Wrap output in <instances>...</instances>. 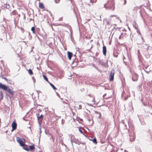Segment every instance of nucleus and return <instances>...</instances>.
I'll list each match as a JSON object with an SVG mask.
<instances>
[{
    "mask_svg": "<svg viewBox=\"0 0 152 152\" xmlns=\"http://www.w3.org/2000/svg\"><path fill=\"white\" fill-rule=\"evenodd\" d=\"M4 90L10 94L12 96H13L14 91H12L11 89L9 88V86H6Z\"/></svg>",
    "mask_w": 152,
    "mask_h": 152,
    "instance_id": "nucleus-3",
    "label": "nucleus"
},
{
    "mask_svg": "<svg viewBox=\"0 0 152 152\" xmlns=\"http://www.w3.org/2000/svg\"><path fill=\"white\" fill-rule=\"evenodd\" d=\"M94 113L95 114H97L96 117L97 118L100 119L101 117V113L98 112L96 111H94Z\"/></svg>",
    "mask_w": 152,
    "mask_h": 152,
    "instance_id": "nucleus-8",
    "label": "nucleus"
},
{
    "mask_svg": "<svg viewBox=\"0 0 152 152\" xmlns=\"http://www.w3.org/2000/svg\"><path fill=\"white\" fill-rule=\"evenodd\" d=\"M42 121L41 120V121H39H39H38L39 124L40 125H41V122Z\"/></svg>",
    "mask_w": 152,
    "mask_h": 152,
    "instance_id": "nucleus-45",
    "label": "nucleus"
},
{
    "mask_svg": "<svg viewBox=\"0 0 152 152\" xmlns=\"http://www.w3.org/2000/svg\"><path fill=\"white\" fill-rule=\"evenodd\" d=\"M123 61H124V64H125L126 65H127V62L125 61V60L126 59V58H125V57H124V55H123Z\"/></svg>",
    "mask_w": 152,
    "mask_h": 152,
    "instance_id": "nucleus-23",
    "label": "nucleus"
},
{
    "mask_svg": "<svg viewBox=\"0 0 152 152\" xmlns=\"http://www.w3.org/2000/svg\"><path fill=\"white\" fill-rule=\"evenodd\" d=\"M90 20V19H86V22H87L89 21Z\"/></svg>",
    "mask_w": 152,
    "mask_h": 152,
    "instance_id": "nucleus-46",
    "label": "nucleus"
},
{
    "mask_svg": "<svg viewBox=\"0 0 152 152\" xmlns=\"http://www.w3.org/2000/svg\"><path fill=\"white\" fill-rule=\"evenodd\" d=\"M23 148L26 151H29V149H28V147L27 145L24 144V145L22 146Z\"/></svg>",
    "mask_w": 152,
    "mask_h": 152,
    "instance_id": "nucleus-11",
    "label": "nucleus"
},
{
    "mask_svg": "<svg viewBox=\"0 0 152 152\" xmlns=\"http://www.w3.org/2000/svg\"><path fill=\"white\" fill-rule=\"evenodd\" d=\"M50 140H51V139H52V142H54V138H53V136L50 133Z\"/></svg>",
    "mask_w": 152,
    "mask_h": 152,
    "instance_id": "nucleus-20",
    "label": "nucleus"
},
{
    "mask_svg": "<svg viewBox=\"0 0 152 152\" xmlns=\"http://www.w3.org/2000/svg\"><path fill=\"white\" fill-rule=\"evenodd\" d=\"M92 66L93 67H94V66H95L94 65V64H92Z\"/></svg>",
    "mask_w": 152,
    "mask_h": 152,
    "instance_id": "nucleus-63",
    "label": "nucleus"
},
{
    "mask_svg": "<svg viewBox=\"0 0 152 152\" xmlns=\"http://www.w3.org/2000/svg\"><path fill=\"white\" fill-rule=\"evenodd\" d=\"M37 118L38 121H39V119H42V118H43L44 116L42 114H41L40 115V116H39V114H38V115H37Z\"/></svg>",
    "mask_w": 152,
    "mask_h": 152,
    "instance_id": "nucleus-14",
    "label": "nucleus"
},
{
    "mask_svg": "<svg viewBox=\"0 0 152 152\" xmlns=\"http://www.w3.org/2000/svg\"><path fill=\"white\" fill-rule=\"evenodd\" d=\"M105 63L107 64V60H106Z\"/></svg>",
    "mask_w": 152,
    "mask_h": 152,
    "instance_id": "nucleus-64",
    "label": "nucleus"
},
{
    "mask_svg": "<svg viewBox=\"0 0 152 152\" xmlns=\"http://www.w3.org/2000/svg\"><path fill=\"white\" fill-rule=\"evenodd\" d=\"M81 144H85V143H84V142H81Z\"/></svg>",
    "mask_w": 152,
    "mask_h": 152,
    "instance_id": "nucleus-61",
    "label": "nucleus"
},
{
    "mask_svg": "<svg viewBox=\"0 0 152 152\" xmlns=\"http://www.w3.org/2000/svg\"><path fill=\"white\" fill-rule=\"evenodd\" d=\"M73 56H74V57H75V58H76V54H75V55H73Z\"/></svg>",
    "mask_w": 152,
    "mask_h": 152,
    "instance_id": "nucleus-59",
    "label": "nucleus"
},
{
    "mask_svg": "<svg viewBox=\"0 0 152 152\" xmlns=\"http://www.w3.org/2000/svg\"><path fill=\"white\" fill-rule=\"evenodd\" d=\"M8 4H4V7H7V5H8Z\"/></svg>",
    "mask_w": 152,
    "mask_h": 152,
    "instance_id": "nucleus-57",
    "label": "nucleus"
},
{
    "mask_svg": "<svg viewBox=\"0 0 152 152\" xmlns=\"http://www.w3.org/2000/svg\"><path fill=\"white\" fill-rule=\"evenodd\" d=\"M39 7L40 8L42 9H43L45 7L43 4L40 2H39Z\"/></svg>",
    "mask_w": 152,
    "mask_h": 152,
    "instance_id": "nucleus-15",
    "label": "nucleus"
},
{
    "mask_svg": "<svg viewBox=\"0 0 152 152\" xmlns=\"http://www.w3.org/2000/svg\"><path fill=\"white\" fill-rule=\"evenodd\" d=\"M101 64L104 66H105V63L103 62H101L100 63Z\"/></svg>",
    "mask_w": 152,
    "mask_h": 152,
    "instance_id": "nucleus-36",
    "label": "nucleus"
},
{
    "mask_svg": "<svg viewBox=\"0 0 152 152\" xmlns=\"http://www.w3.org/2000/svg\"><path fill=\"white\" fill-rule=\"evenodd\" d=\"M78 109H82V106L80 105H79V107L78 108Z\"/></svg>",
    "mask_w": 152,
    "mask_h": 152,
    "instance_id": "nucleus-39",
    "label": "nucleus"
},
{
    "mask_svg": "<svg viewBox=\"0 0 152 152\" xmlns=\"http://www.w3.org/2000/svg\"><path fill=\"white\" fill-rule=\"evenodd\" d=\"M30 19V21L31 20H34V19H31V18H30V19Z\"/></svg>",
    "mask_w": 152,
    "mask_h": 152,
    "instance_id": "nucleus-58",
    "label": "nucleus"
},
{
    "mask_svg": "<svg viewBox=\"0 0 152 152\" xmlns=\"http://www.w3.org/2000/svg\"><path fill=\"white\" fill-rule=\"evenodd\" d=\"M50 85L52 87V88L54 90H56L57 89V88L55 87L54 85L52 83H49Z\"/></svg>",
    "mask_w": 152,
    "mask_h": 152,
    "instance_id": "nucleus-16",
    "label": "nucleus"
},
{
    "mask_svg": "<svg viewBox=\"0 0 152 152\" xmlns=\"http://www.w3.org/2000/svg\"><path fill=\"white\" fill-rule=\"evenodd\" d=\"M140 12V15H141V17H142V14H141V11Z\"/></svg>",
    "mask_w": 152,
    "mask_h": 152,
    "instance_id": "nucleus-54",
    "label": "nucleus"
},
{
    "mask_svg": "<svg viewBox=\"0 0 152 152\" xmlns=\"http://www.w3.org/2000/svg\"><path fill=\"white\" fill-rule=\"evenodd\" d=\"M31 31H32V33L34 34H35V28L34 26H33L31 28Z\"/></svg>",
    "mask_w": 152,
    "mask_h": 152,
    "instance_id": "nucleus-21",
    "label": "nucleus"
},
{
    "mask_svg": "<svg viewBox=\"0 0 152 152\" xmlns=\"http://www.w3.org/2000/svg\"><path fill=\"white\" fill-rule=\"evenodd\" d=\"M102 52L104 56H105L106 55L107 53V48L106 47L104 46L103 45L102 48Z\"/></svg>",
    "mask_w": 152,
    "mask_h": 152,
    "instance_id": "nucleus-9",
    "label": "nucleus"
},
{
    "mask_svg": "<svg viewBox=\"0 0 152 152\" xmlns=\"http://www.w3.org/2000/svg\"><path fill=\"white\" fill-rule=\"evenodd\" d=\"M17 141L19 143L20 145L21 146H23L24 145L23 141L20 139L19 137H17L16 138Z\"/></svg>",
    "mask_w": 152,
    "mask_h": 152,
    "instance_id": "nucleus-4",
    "label": "nucleus"
},
{
    "mask_svg": "<svg viewBox=\"0 0 152 152\" xmlns=\"http://www.w3.org/2000/svg\"><path fill=\"white\" fill-rule=\"evenodd\" d=\"M115 72V71L114 69L113 68L112 69L109 75V80L110 81H112L114 80Z\"/></svg>",
    "mask_w": 152,
    "mask_h": 152,
    "instance_id": "nucleus-2",
    "label": "nucleus"
},
{
    "mask_svg": "<svg viewBox=\"0 0 152 152\" xmlns=\"http://www.w3.org/2000/svg\"><path fill=\"white\" fill-rule=\"evenodd\" d=\"M72 141L74 143L76 144H77L78 145H80V144H81V141H80L78 139L76 140L75 138H74L73 139V140H71V142L72 143Z\"/></svg>",
    "mask_w": 152,
    "mask_h": 152,
    "instance_id": "nucleus-6",
    "label": "nucleus"
},
{
    "mask_svg": "<svg viewBox=\"0 0 152 152\" xmlns=\"http://www.w3.org/2000/svg\"><path fill=\"white\" fill-rule=\"evenodd\" d=\"M88 121L89 122H90L91 121H92V123L91 124H93V123L94 122V121H93V120H91L90 119L88 118Z\"/></svg>",
    "mask_w": 152,
    "mask_h": 152,
    "instance_id": "nucleus-37",
    "label": "nucleus"
},
{
    "mask_svg": "<svg viewBox=\"0 0 152 152\" xmlns=\"http://www.w3.org/2000/svg\"><path fill=\"white\" fill-rule=\"evenodd\" d=\"M145 71L147 73H148L149 72H150V70H149V71H146L145 70Z\"/></svg>",
    "mask_w": 152,
    "mask_h": 152,
    "instance_id": "nucleus-47",
    "label": "nucleus"
},
{
    "mask_svg": "<svg viewBox=\"0 0 152 152\" xmlns=\"http://www.w3.org/2000/svg\"><path fill=\"white\" fill-rule=\"evenodd\" d=\"M39 134H41V132H42V131L41 130H39Z\"/></svg>",
    "mask_w": 152,
    "mask_h": 152,
    "instance_id": "nucleus-53",
    "label": "nucleus"
},
{
    "mask_svg": "<svg viewBox=\"0 0 152 152\" xmlns=\"http://www.w3.org/2000/svg\"><path fill=\"white\" fill-rule=\"evenodd\" d=\"M17 11L16 10H14L11 13L12 14H13L14 15H16L17 14Z\"/></svg>",
    "mask_w": 152,
    "mask_h": 152,
    "instance_id": "nucleus-24",
    "label": "nucleus"
},
{
    "mask_svg": "<svg viewBox=\"0 0 152 152\" xmlns=\"http://www.w3.org/2000/svg\"><path fill=\"white\" fill-rule=\"evenodd\" d=\"M7 86L2 84L1 83H0V89H2L4 90L6 87Z\"/></svg>",
    "mask_w": 152,
    "mask_h": 152,
    "instance_id": "nucleus-12",
    "label": "nucleus"
},
{
    "mask_svg": "<svg viewBox=\"0 0 152 152\" xmlns=\"http://www.w3.org/2000/svg\"><path fill=\"white\" fill-rule=\"evenodd\" d=\"M133 27L136 29H137L138 28V26L135 22H134L133 24Z\"/></svg>",
    "mask_w": 152,
    "mask_h": 152,
    "instance_id": "nucleus-19",
    "label": "nucleus"
},
{
    "mask_svg": "<svg viewBox=\"0 0 152 152\" xmlns=\"http://www.w3.org/2000/svg\"><path fill=\"white\" fill-rule=\"evenodd\" d=\"M93 139V138L92 137H91V138H89V139L90 140H91L92 141V140Z\"/></svg>",
    "mask_w": 152,
    "mask_h": 152,
    "instance_id": "nucleus-51",
    "label": "nucleus"
},
{
    "mask_svg": "<svg viewBox=\"0 0 152 152\" xmlns=\"http://www.w3.org/2000/svg\"><path fill=\"white\" fill-rule=\"evenodd\" d=\"M5 7L7 9H9L10 8V5L8 4V5H7V7L5 6Z\"/></svg>",
    "mask_w": 152,
    "mask_h": 152,
    "instance_id": "nucleus-38",
    "label": "nucleus"
},
{
    "mask_svg": "<svg viewBox=\"0 0 152 152\" xmlns=\"http://www.w3.org/2000/svg\"><path fill=\"white\" fill-rule=\"evenodd\" d=\"M94 68L97 70H98V68L97 67V66H94Z\"/></svg>",
    "mask_w": 152,
    "mask_h": 152,
    "instance_id": "nucleus-49",
    "label": "nucleus"
},
{
    "mask_svg": "<svg viewBox=\"0 0 152 152\" xmlns=\"http://www.w3.org/2000/svg\"><path fill=\"white\" fill-rule=\"evenodd\" d=\"M82 129V128L81 127H79V131L80 132V133H81L82 134H83V132L82 131L81 129Z\"/></svg>",
    "mask_w": 152,
    "mask_h": 152,
    "instance_id": "nucleus-26",
    "label": "nucleus"
},
{
    "mask_svg": "<svg viewBox=\"0 0 152 152\" xmlns=\"http://www.w3.org/2000/svg\"><path fill=\"white\" fill-rule=\"evenodd\" d=\"M25 14H24V18L25 19Z\"/></svg>",
    "mask_w": 152,
    "mask_h": 152,
    "instance_id": "nucleus-60",
    "label": "nucleus"
},
{
    "mask_svg": "<svg viewBox=\"0 0 152 152\" xmlns=\"http://www.w3.org/2000/svg\"><path fill=\"white\" fill-rule=\"evenodd\" d=\"M29 147L28 149H29V151L30 150L31 151H33L35 149L34 145H29Z\"/></svg>",
    "mask_w": 152,
    "mask_h": 152,
    "instance_id": "nucleus-13",
    "label": "nucleus"
},
{
    "mask_svg": "<svg viewBox=\"0 0 152 152\" xmlns=\"http://www.w3.org/2000/svg\"><path fill=\"white\" fill-rule=\"evenodd\" d=\"M28 73L30 75H32L33 74V72H32V71L31 69H29L28 70Z\"/></svg>",
    "mask_w": 152,
    "mask_h": 152,
    "instance_id": "nucleus-22",
    "label": "nucleus"
},
{
    "mask_svg": "<svg viewBox=\"0 0 152 152\" xmlns=\"http://www.w3.org/2000/svg\"><path fill=\"white\" fill-rule=\"evenodd\" d=\"M41 134H39V142H40V138L41 137Z\"/></svg>",
    "mask_w": 152,
    "mask_h": 152,
    "instance_id": "nucleus-43",
    "label": "nucleus"
},
{
    "mask_svg": "<svg viewBox=\"0 0 152 152\" xmlns=\"http://www.w3.org/2000/svg\"><path fill=\"white\" fill-rule=\"evenodd\" d=\"M77 119H79L80 121L83 122V120L80 117L77 118Z\"/></svg>",
    "mask_w": 152,
    "mask_h": 152,
    "instance_id": "nucleus-40",
    "label": "nucleus"
},
{
    "mask_svg": "<svg viewBox=\"0 0 152 152\" xmlns=\"http://www.w3.org/2000/svg\"><path fill=\"white\" fill-rule=\"evenodd\" d=\"M92 141L93 142V143L95 144H96L97 143V140L95 137L92 140Z\"/></svg>",
    "mask_w": 152,
    "mask_h": 152,
    "instance_id": "nucleus-18",
    "label": "nucleus"
},
{
    "mask_svg": "<svg viewBox=\"0 0 152 152\" xmlns=\"http://www.w3.org/2000/svg\"><path fill=\"white\" fill-rule=\"evenodd\" d=\"M1 97L0 98V99H1V100H2L4 96H3V93L1 91Z\"/></svg>",
    "mask_w": 152,
    "mask_h": 152,
    "instance_id": "nucleus-29",
    "label": "nucleus"
},
{
    "mask_svg": "<svg viewBox=\"0 0 152 152\" xmlns=\"http://www.w3.org/2000/svg\"><path fill=\"white\" fill-rule=\"evenodd\" d=\"M124 36L123 35V33H122L119 36V39H121V38H123Z\"/></svg>",
    "mask_w": 152,
    "mask_h": 152,
    "instance_id": "nucleus-28",
    "label": "nucleus"
},
{
    "mask_svg": "<svg viewBox=\"0 0 152 152\" xmlns=\"http://www.w3.org/2000/svg\"><path fill=\"white\" fill-rule=\"evenodd\" d=\"M95 101V99L94 98H93V99L92 100V101L94 103Z\"/></svg>",
    "mask_w": 152,
    "mask_h": 152,
    "instance_id": "nucleus-48",
    "label": "nucleus"
},
{
    "mask_svg": "<svg viewBox=\"0 0 152 152\" xmlns=\"http://www.w3.org/2000/svg\"><path fill=\"white\" fill-rule=\"evenodd\" d=\"M124 0V3L123 4L124 5L126 4V0Z\"/></svg>",
    "mask_w": 152,
    "mask_h": 152,
    "instance_id": "nucleus-44",
    "label": "nucleus"
},
{
    "mask_svg": "<svg viewBox=\"0 0 152 152\" xmlns=\"http://www.w3.org/2000/svg\"><path fill=\"white\" fill-rule=\"evenodd\" d=\"M87 104L88 105H89V106H92V104H89V103H87Z\"/></svg>",
    "mask_w": 152,
    "mask_h": 152,
    "instance_id": "nucleus-52",
    "label": "nucleus"
},
{
    "mask_svg": "<svg viewBox=\"0 0 152 152\" xmlns=\"http://www.w3.org/2000/svg\"><path fill=\"white\" fill-rule=\"evenodd\" d=\"M127 98H126V97H125V98H124V100H126L127 99Z\"/></svg>",
    "mask_w": 152,
    "mask_h": 152,
    "instance_id": "nucleus-62",
    "label": "nucleus"
},
{
    "mask_svg": "<svg viewBox=\"0 0 152 152\" xmlns=\"http://www.w3.org/2000/svg\"><path fill=\"white\" fill-rule=\"evenodd\" d=\"M144 105V106H146V104H145V103H142Z\"/></svg>",
    "mask_w": 152,
    "mask_h": 152,
    "instance_id": "nucleus-56",
    "label": "nucleus"
},
{
    "mask_svg": "<svg viewBox=\"0 0 152 152\" xmlns=\"http://www.w3.org/2000/svg\"><path fill=\"white\" fill-rule=\"evenodd\" d=\"M16 129H15L14 128H12V129L11 130V132H12L13 131H14L15 130H16Z\"/></svg>",
    "mask_w": 152,
    "mask_h": 152,
    "instance_id": "nucleus-42",
    "label": "nucleus"
},
{
    "mask_svg": "<svg viewBox=\"0 0 152 152\" xmlns=\"http://www.w3.org/2000/svg\"><path fill=\"white\" fill-rule=\"evenodd\" d=\"M11 126L12 128L16 129L17 127V124L15 121H14L12 123Z\"/></svg>",
    "mask_w": 152,
    "mask_h": 152,
    "instance_id": "nucleus-10",
    "label": "nucleus"
},
{
    "mask_svg": "<svg viewBox=\"0 0 152 152\" xmlns=\"http://www.w3.org/2000/svg\"><path fill=\"white\" fill-rule=\"evenodd\" d=\"M104 7L106 9L113 11L115 9V3L113 0H111L110 1H108L106 4H104Z\"/></svg>",
    "mask_w": 152,
    "mask_h": 152,
    "instance_id": "nucleus-1",
    "label": "nucleus"
},
{
    "mask_svg": "<svg viewBox=\"0 0 152 152\" xmlns=\"http://www.w3.org/2000/svg\"><path fill=\"white\" fill-rule=\"evenodd\" d=\"M43 78L47 82H48V83L50 82L48 79V78L47 77H46V76L45 75H43Z\"/></svg>",
    "mask_w": 152,
    "mask_h": 152,
    "instance_id": "nucleus-17",
    "label": "nucleus"
},
{
    "mask_svg": "<svg viewBox=\"0 0 152 152\" xmlns=\"http://www.w3.org/2000/svg\"><path fill=\"white\" fill-rule=\"evenodd\" d=\"M96 1V0H90V2L91 3H95Z\"/></svg>",
    "mask_w": 152,
    "mask_h": 152,
    "instance_id": "nucleus-31",
    "label": "nucleus"
},
{
    "mask_svg": "<svg viewBox=\"0 0 152 152\" xmlns=\"http://www.w3.org/2000/svg\"><path fill=\"white\" fill-rule=\"evenodd\" d=\"M2 78H3V79H4L7 82H8V80L6 78V77H2Z\"/></svg>",
    "mask_w": 152,
    "mask_h": 152,
    "instance_id": "nucleus-34",
    "label": "nucleus"
},
{
    "mask_svg": "<svg viewBox=\"0 0 152 152\" xmlns=\"http://www.w3.org/2000/svg\"><path fill=\"white\" fill-rule=\"evenodd\" d=\"M114 16L115 17H116V19H119V20H120L119 18L118 17V16L117 15H111L110 16V17H113Z\"/></svg>",
    "mask_w": 152,
    "mask_h": 152,
    "instance_id": "nucleus-30",
    "label": "nucleus"
},
{
    "mask_svg": "<svg viewBox=\"0 0 152 152\" xmlns=\"http://www.w3.org/2000/svg\"><path fill=\"white\" fill-rule=\"evenodd\" d=\"M138 75L136 73H134L132 75V80L134 81H137L138 80Z\"/></svg>",
    "mask_w": 152,
    "mask_h": 152,
    "instance_id": "nucleus-5",
    "label": "nucleus"
},
{
    "mask_svg": "<svg viewBox=\"0 0 152 152\" xmlns=\"http://www.w3.org/2000/svg\"><path fill=\"white\" fill-rule=\"evenodd\" d=\"M140 121L141 124L142 125H145V123L144 121H141L140 119H139Z\"/></svg>",
    "mask_w": 152,
    "mask_h": 152,
    "instance_id": "nucleus-27",
    "label": "nucleus"
},
{
    "mask_svg": "<svg viewBox=\"0 0 152 152\" xmlns=\"http://www.w3.org/2000/svg\"><path fill=\"white\" fill-rule=\"evenodd\" d=\"M84 88L81 89H80V91L82 92L83 91H84Z\"/></svg>",
    "mask_w": 152,
    "mask_h": 152,
    "instance_id": "nucleus-50",
    "label": "nucleus"
},
{
    "mask_svg": "<svg viewBox=\"0 0 152 152\" xmlns=\"http://www.w3.org/2000/svg\"><path fill=\"white\" fill-rule=\"evenodd\" d=\"M32 78L33 80L34 83L36 82V80L35 78V77H32Z\"/></svg>",
    "mask_w": 152,
    "mask_h": 152,
    "instance_id": "nucleus-33",
    "label": "nucleus"
},
{
    "mask_svg": "<svg viewBox=\"0 0 152 152\" xmlns=\"http://www.w3.org/2000/svg\"><path fill=\"white\" fill-rule=\"evenodd\" d=\"M107 24H110V23L109 21H107Z\"/></svg>",
    "mask_w": 152,
    "mask_h": 152,
    "instance_id": "nucleus-55",
    "label": "nucleus"
},
{
    "mask_svg": "<svg viewBox=\"0 0 152 152\" xmlns=\"http://www.w3.org/2000/svg\"><path fill=\"white\" fill-rule=\"evenodd\" d=\"M67 57L68 58L69 60H71L72 58V56L73 55L72 53L71 52H70L69 51H68L67 52Z\"/></svg>",
    "mask_w": 152,
    "mask_h": 152,
    "instance_id": "nucleus-7",
    "label": "nucleus"
},
{
    "mask_svg": "<svg viewBox=\"0 0 152 152\" xmlns=\"http://www.w3.org/2000/svg\"><path fill=\"white\" fill-rule=\"evenodd\" d=\"M113 56L114 57L117 58L118 56V55L117 53H115V51H114L113 53Z\"/></svg>",
    "mask_w": 152,
    "mask_h": 152,
    "instance_id": "nucleus-25",
    "label": "nucleus"
},
{
    "mask_svg": "<svg viewBox=\"0 0 152 152\" xmlns=\"http://www.w3.org/2000/svg\"><path fill=\"white\" fill-rule=\"evenodd\" d=\"M45 133L46 134H50V133L48 131H47V130H45Z\"/></svg>",
    "mask_w": 152,
    "mask_h": 152,
    "instance_id": "nucleus-32",
    "label": "nucleus"
},
{
    "mask_svg": "<svg viewBox=\"0 0 152 152\" xmlns=\"http://www.w3.org/2000/svg\"><path fill=\"white\" fill-rule=\"evenodd\" d=\"M134 140H135V139H134V138H133L132 139L131 138H130V141L131 142L134 141Z\"/></svg>",
    "mask_w": 152,
    "mask_h": 152,
    "instance_id": "nucleus-35",
    "label": "nucleus"
},
{
    "mask_svg": "<svg viewBox=\"0 0 152 152\" xmlns=\"http://www.w3.org/2000/svg\"><path fill=\"white\" fill-rule=\"evenodd\" d=\"M114 149H113L110 152H117V151H116L115 150L114 151Z\"/></svg>",
    "mask_w": 152,
    "mask_h": 152,
    "instance_id": "nucleus-41",
    "label": "nucleus"
}]
</instances>
